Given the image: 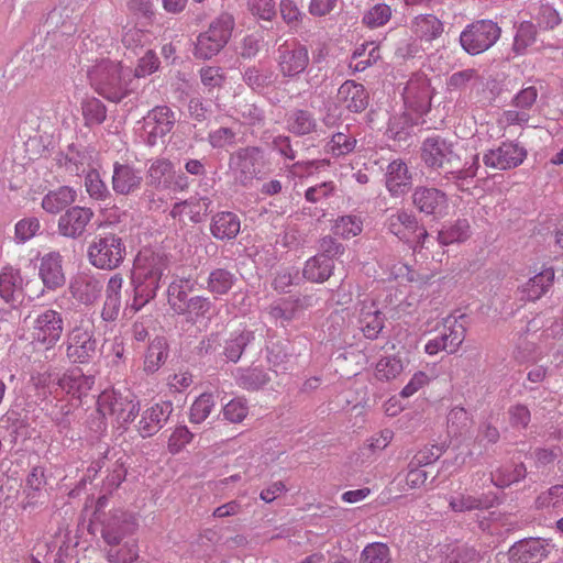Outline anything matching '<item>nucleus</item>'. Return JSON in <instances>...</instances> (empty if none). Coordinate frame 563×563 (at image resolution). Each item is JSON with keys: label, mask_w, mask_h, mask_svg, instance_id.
Listing matches in <instances>:
<instances>
[{"label": "nucleus", "mask_w": 563, "mask_h": 563, "mask_svg": "<svg viewBox=\"0 0 563 563\" xmlns=\"http://www.w3.org/2000/svg\"><path fill=\"white\" fill-rule=\"evenodd\" d=\"M235 282V277L230 272L218 268L209 273V279H207V289L217 296L224 295L232 289Z\"/></svg>", "instance_id": "obj_47"}, {"label": "nucleus", "mask_w": 563, "mask_h": 563, "mask_svg": "<svg viewBox=\"0 0 563 563\" xmlns=\"http://www.w3.org/2000/svg\"><path fill=\"white\" fill-rule=\"evenodd\" d=\"M385 227L399 241L411 242L417 240V244L421 247L428 239V232L419 227L416 216L408 210L399 209L388 216Z\"/></svg>", "instance_id": "obj_13"}, {"label": "nucleus", "mask_w": 563, "mask_h": 563, "mask_svg": "<svg viewBox=\"0 0 563 563\" xmlns=\"http://www.w3.org/2000/svg\"><path fill=\"white\" fill-rule=\"evenodd\" d=\"M73 297L84 305H92L102 292V280L92 273L76 274L70 283Z\"/></svg>", "instance_id": "obj_24"}, {"label": "nucleus", "mask_w": 563, "mask_h": 563, "mask_svg": "<svg viewBox=\"0 0 563 563\" xmlns=\"http://www.w3.org/2000/svg\"><path fill=\"white\" fill-rule=\"evenodd\" d=\"M84 120L88 125L100 124L107 119V108L103 102L96 98H88L81 103Z\"/></svg>", "instance_id": "obj_53"}, {"label": "nucleus", "mask_w": 563, "mask_h": 563, "mask_svg": "<svg viewBox=\"0 0 563 563\" xmlns=\"http://www.w3.org/2000/svg\"><path fill=\"white\" fill-rule=\"evenodd\" d=\"M240 219L234 212L220 211L213 216L209 230H211L214 239L223 241L235 239L240 232Z\"/></svg>", "instance_id": "obj_31"}, {"label": "nucleus", "mask_w": 563, "mask_h": 563, "mask_svg": "<svg viewBox=\"0 0 563 563\" xmlns=\"http://www.w3.org/2000/svg\"><path fill=\"white\" fill-rule=\"evenodd\" d=\"M450 509L455 512L474 511V509H486L488 503L483 496L476 497L465 493H456L449 497Z\"/></svg>", "instance_id": "obj_45"}, {"label": "nucleus", "mask_w": 563, "mask_h": 563, "mask_svg": "<svg viewBox=\"0 0 563 563\" xmlns=\"http://www.w3.org/2000/svg\"><path fill=\"white\" fill-rule=\"evenodd\" d=\"M84 186H86L89 196L95 200L103 201L110 196L108 187L96 170H90L86 174Z\"/></svg>", "instance_id": "obj_58"}, {"label": "nucleus", "mask_w": 563, "mask_h": 563, "mask_svg": "<svg viewBox=\"0 0 563 563\" xmlns=\"http://www.w3.org/2000/svg\"><path fill=\"white\" fill-rule=\"evenodd\" d=\"M526 476V467L523 464H518L510 471L508 467L500 468L493 473L490 479L495 486L507 487L511 484L519 482Z\"/></svg>", "instance_id": "obj_56"}, {"label": "nucleus", "mask_w": 563, "mask_h": 563, "mask_svg": "<svg viewBox=\"0 0 563 563\" xmlns=\"http://www.w3.org/2000/svg\"><path fill=\"white\" fill-rule=\"evenodd\" d=\"M212 309V302L201 296H195L188 299V301L184 305L183 311L177 312L178 314H188L194 320H199L203 318H208L210 316V310Z\"/></svg>", "instance_id": "obj_55"}, {"label": "nucleus", "mask_w": 563, "mask_h": 563, "mask_svg": "<svg viewBox=\"0 0 563 563\" xmlns=\"http://www.w3.org/2000/svg\"><path fill=\"white\" fill-rule=\"evenodd\" d=\"M192 441V433L188 430L185 424H180L172 431L167 449L170 454H178L187 443Z\"/></svg>", "instance_id": "obj_62"}, {"label": "nucleus", "mask_w": 563, "mask_h": 563, "mask_svg": "<svg viewBox=\"0 0 563 563\" xmlns=\"http://www.w3.org/2000/svg\"><path fill=\"white\" fill-rule=\"evenodd\" d=\"M62 262V255L57 252H51L40 258L38 276L45 289L55 291L65 284Z\"/></svg>", "instance_id": "obj_26"}, {"label": "nucleus", "mask_w": 563, "mask_h": 563, "mask_svg": "<svg viewBox=\"0 0 563 563\" xmlns=\"http://www.w3.org/2000/svg\"><path fill=\"white\" fill-rule=\"evenodd\" d=\"M212 206V199L207 196H191L188 199L175 203L169 210L172 219L184 221L188 218L191 223H200Z\"/></svg>", "instance_id": "obj_21"}, {"label": "nucleus", "mask_w": 563, "mask_h": 563, "mask_svg": "<svg viewBox=\"0 0 563 563\" xmlns=\"http://www.w3.org/2000/svg\"><path fill=\"white\" fill-rule=\"evenodd\" d=\"M173 173V164L165 157L154 158L150 162L147 178L150 185L156 188H166Z\"/></svg>", "instance_id": "obj_42"}, {"label": "nucleus", "mask_w": 563, "mask_h": 563, "mask_svg": "<svg viewBox=\"0 0 563 563\" xmlns=\"http://www.w3.org/2000/svg\"><path fill=\"white\" fill-rule=\"evenodd\" d=\"M143 175L140 169L128 163L115 162L112 172V190L118 195H130L141 189Z\"/></svg>", "instance_id": "obj_22"}, {"label": "nucleus", "mask_w": 563, "mask_h": 563, "mask_svg": "<svg viewBox=\"0 0 563 563\" xmlns=\"http://www.w3.org/2000/svg\"><path fill=\"white\" fill-rule=\"evenodd\" d=\"M536 26L531 22H521L517 29L512 49L518 54L525 53L526 49L536 41Z\"/></svg>", "instance_id": "obj_57"}, {"label": "nucleus", "mask_w": 563, "mask_h": 563, "mask_svg": "<svg viewBox=\"0 0 563 563\" xmlns=\"http://www.w3.org/2000/svg\"><path fill=\"white\" fill-rule=\"evenodd\" d=\"M465 340V328L456 320H446L444 328L433 339L424 343V353L434 356L445 351L453 354Z\"/></svg>", "instance_id": "obj_15"}, {"label": "nucleus", "mask_w": 563, "mask_h": 563, "mask_svg": "<svg viewBox=\"0 0 563 563\" xmlns=\"http://www.w3.org/2000/svg\"><path fill=\"white\" fill-rule=\"evenodd\" d=\"M255 336L251 330L241 329L231 333L224 341L223 355L227 360L236 363L243 351L254 341Z\"/></svg>", "instance_id": "obj_36"}, {"label": "nucleus", "mask_w": 563, "mask_h": 563, "mask_svg": "<svg viewBox=\"0 0 563 563\" xmlns=\"http://www.w3.org/2000/svg\"><path fill=\"white\" fill-rule=\"evenodd\" d=\"M536 505L539 509H560L563 507V485L550 487L537 497Z\"/></svg>", "instance_id": "obj_59"}, {"label": "nucleus", "mask_w": 563, "mask_h": 563, "mask_svg": "<svg viewBox=\"0 0 563 563\" xmlns=\"http://www.w3.org/2000/svg\"><path fill=\"white\" fill-rule=\"evenodd\" d=\"M196 280L188 277H175L167 288V301L175 312H181L188 301V292L195 291Z\"/></svg>", "instance_id": "obj_34"}, {"label": "nucleus", "mask_w": 563, "mask_h": 563, "mask_svg": "<svg viewBox=\"0 0 563 563\" xmlns=\"http://www.w3.org/2000/svg\"><path fill=\"white\" fill-rule=\"evenodd\" d=\"M357 140L351 135L339 132L333 134L327 144L328 152L333 157H342L353 152L356 147Z\"/></svg>", "instance_id": "obj_52"}, {"label": "nucleus", "mask_w": 563, "mask_h": 563, "mask_svg": "<svg viewBox=\"0 0 563 563\" xmlns=\"http://www.w3.org/2000/svg\"><path fill=\"white\" fill-rule=\"evenodd\" d=\"M421 159L430 168L445 170L442 178L453 183L456 189L462 191L470 190V184L478 167L477 156L473 157L468 166H462L460 154L456 153L453 143L439 136L422 142Z\"/></svg>", "instance_id": "obj_1"}, {"label": "nucleus", "mask_w": 563, "mask_h": 563, "mask_svg": "<svg viewBox=\"0 0 563 563\" xmlns=\"http://www.w3.org/2000/svg\"><path fill=\"white\" fill-rule=\"evenodd\" d=\"M412 202L420 212L428 216H442L449 208L448 195L437 188L417 187Z\"/></svg>", "instance_id": "obj_20"}, {"label": "nucleus", "mask_w": 563, "mask_h": 563, "mask_svg": "<svg viewBox=\"0 0 563 563\" xmlns=\"http://www.w3.org/2000/svg\"><path fill=\"white\" fill-rule=\"evenodd\" d=\"M167 267V257L151 250H143L135 256L132 272L134 294L128 310L132 313L140 311L157 295Z\"/></svg>", "instance_id": "obj_2"}, {"label": "nucleus", "mask_w": 563, "mask_h": 563, "mask_svg": "<svg viewBox=\"0 0 563 563\" xmlns=\"http://www.w3.org/2000/svg\"><path fill=\"white\" fill-rule=\"evenodd\" d=\"M45 485L44 471L41 466H35L32 472L26 475L24 494L29 498V505L35 504Z\"/></svg>", "instance_id": "obj_54"}, {"label": "nucleus", "mask_w": 563, "mask_h": 563, "mask_svg": "<svg viewBox=\"0 0 563 563\" xmlns=\"http://www.w3.org/2000/svg\"><path fill=\"white\" fill-rule=\"evenodd\" d=\"M333 261L327 255H313L306 262L303 276L311 283H323L332 274Z\"/></svg>", "instance_id": "obj_38"}, {"label": "nucleus", "mask_w": 563, "mask_h": 563, "mask_svg": "<svg viewBox=\"0 0 563 563\" xmlns=\"http://www.w3.org/2000/svg\"><path fill=\"white\" fill-rule=\"evenodd\" d=\"M98 353V341L90 323H80L73 328L67 339V356L74 363H89Z\"/></svg>", "instance_id": "obj_11"}, {"label": "nucleus", "mask_w": 563, "mask_h": 563, "mask_svg": "<svg viewBox=\"0 0 563 563\" xmlns=\"http://www.w3.org/2000/svg\"><path fill=\"white\" fill-rule=\"evenodd\" d=\"M404 104L416 113L426 112L430 107L431 88L429 79L423 74H415L402 91Z\"/></svg>", "instance_id": "obj_17"}, {"label": "nucleus", "mask_w": 563, "mask_h": 563, "mask_svg": "<svg viewBox=\"0 0 563 563\" xmlns=\"http://www.w3.org/2000/svg\"><path fill=\"white\" fill-rule=\"evenodd\" d=\"M276 63L284 77L295 78L309 65L308 48L297 40L286 41L277 48Z\"/></svg>", "instance_id": "obj_12"}, {"label": "nucleus", "mask_w": 563, "mask_h": 563, "mask_svg": "<svg viewBox=\"0 0 563 563\" xmlns=\"http://www.w3.org/2000/svg\"><path fill=\"white\" fill-rule=\"evenodd\" d=\"M235 379L239 387L250 391L262 388L269 382L267 373L260 368H238Z\"/></svg>", "instance_id": "obj_43"}, {"label": "nucleus", "mask_w": 563, "mask_h": 563, "mask_svg": "<svg viewBox=\"0 0 563 563\" xmlns=\"http://www.w3.org/2000/svg\"><path fill=\"white\" fill-rule=\"evenodd\" d=\"M172 411L173 405L170 401L154 404L144 410L139 422L141 437L146 439L159 431L166 424Z\"/></svg>", "instance_id": "obj_25"}, {"label": "nucleus", "mask_w": 563, "mask_h": 563, "mask_svg": "<svg viewBox=\"0 0 563 563\" xmlns=\"http://www.w3.org/2000/svg\"><path fill=\"white\" fill-rule=\"evenodd\" d=\"M91 87L102 97L119 102L136 89L131 69L118 62L101 59L88 71Z\"/></svg>", "instance_id": "obj_3"}, {"label": "nucleus", "mask_w": 563, "mask_h": 563, "mask_svg": "<svg viewBox=\"0 0 563 563\" xmlns=\"http://www.w3.org/2000/svg\"><path fill=\"white\" fill-rule=\"evenodd\" d=\"M384 314L373 299L360 302L358 324L365 339L376 340L384 328Z\"/></svg>", "instance_id": "obj_23"}, {"label": "nucleus", "mask_w": 563, "mask_h": 563, "mask_svg": "<svg viewBox=\"0 0 563 563\" xmlns=\"http://www.w3.org/2000/svg\"><path fill=\"white\" fill-rule=\"evenodd\" d=\"M470 235V222L465 219L456 220L439 231L438 241L441 244L449 245L467 241Z\"/></svg>", "instance_id": "obj_44"}, {"label": "nucleus", "mask_w": 563, "mask_h": 563, "mask_svg": "<svg viewBox=\"0 0 563 563\" xmlns=\"http://www.w3.org/2000/svg\"><path fill=\"white\" fill-rule=\"evenodd\" d=\"M526 157V150L518 143L509 141L487 151L483 156V162L488 168L508 170L521 165Z\"/></svg>", "instance_id": "obj_14"}, {"label": "nucleus", "mask_w": 563, "mask_h": 563, "mask_svg": "<svg viewBox=\"0 0 563 563\" xmlns=\"http://www.w3.org/2000/svg\"><path fill=\"white\" fill-rule=\"evenodd\" d=\"M501 29L493 20H476L460 33V45L471 56L489 49L500 38Z\"/></svg>", "instance_id": "obj_7"}, {"label": "nucleus", "mask_w": 563, "mask_h": 563, "mask_svg": "<svg viewBox=\"0 0 563 563\" xmlns=\"http://www.w3.org/2000/svg\"><path fill=\"white\" fill-rule=\"evenodd\" d=\"M361 563H390V548L386 543H367L361 552Z\"/></svg>", "instance_id": "obj_51"}, {"label": "nucleus", "mask_w": 563, "mask_h": 563, "mask_svg": "<svg viewBox=\"0 0 563 563\" xmlns=\"http://www.w3.org/2000/svg\"><path fill=\"white\" fill-rule=\"evenodd\" d=\"M126 255L124 241L115 234L97 235L88 246L90 264L103 271H113L123 263Z\"/></svg>", "instance_id": "obj_6"}, {"label": "nucleus", "mask_w": 563, "mask_h": 563, "mask_svg": "<svg viewBox=\"0 0 563 563\" xmlns=\"http://www.w3.org/2000/svg\"><path fill=\"white\" fill-rule=\"evenodd\" d=\"M363 229V222L357 216H343L333 223L332 232L334 235L344 240L357 236Z\"/></svg>", "instance_id": "obj_48"}, {"label": "nucleus", "mask_w": 563, "mask_h": 563, "mask_svg": "<svg viewBox=\"0 0 563 563\" xmlns=\"http://www.w3.org/2000/svg\"><path fill=\"white\" fill-rule=\"evenodd\" d=\"M411 30L416 37L431 42L440 37L443 32L442 22L432 14L418 15L411 22Z\"/></svg>", "instance_id": "obj_37"}, {"label": "nucleus", "mask_w": 563, "mask_h": 563, "mask_svg": "<svg viewBox=\"0 0 563 563\" xmlns=\"http://www.w3.org/2000/svg\"><path fill=\"white\" fill-rule=\"evenodd\" d=\"M176 122V113L169 107L156 106L136 122L135 131L146 145L153 146L172 131Z\"/></svg>", "instance_id": "obj_9"}, {"label": "nucleus", "mask_w": 563, "mask_h": 563, "mask_svg": "<svg viewBox=\"0 0 563 563\" xmlns=\"http://www.w3.org/2000/svg\"><path fill=\"white\" fill-rule=\"evenodd\" d=\"M302 299L298 297L279 298L268 306L267 311L272 320L282 324H289L298 319L305 309Z\"/></svg>", "instance_id": "obj_30"}, {"label": "nucleus", "mask_w": 563, "mask_h": 563, "mask_svg": "<svg viewBox=\"0 0 563 563\" xmlns=\"http://www.w3.org/2000/svg\"><path fill=\"white\" fill-rule=\"evenodd\" d=\"M216 407L214 396L212 393H202L191 404L189 409V421L195 424L202 423Z\"/></svg>", "instance_id": "obj_46"}, {"label": "nucleus", "mask_w": 563, "mask_h": 563, "mask_svg": "<svg viewBox=\"0 0 563 563\" xmlns=\"http://www.w3.org/2000/svg\"><path fill=\"white\" fill-rule=\"evenodd\" d=\"M97 410L104 418L111 419L118 429L125 430L140 413L141 406L133 391L110 389L99 394Z\"/></svg>", "instance_id": "obj_4"}, {"label": "nucleus", "mask_w": 563, "mask_h": 563, "mask_svg": "<svg viewBox=\"0 0 563 563\" xmlns=\"http://www.w3.org/2000/svg\"><path fill=\"white\" fill-rule=\"evenodd\" d=\"M406 362L397 355L380 356L375 365V377L379 382L397 379L404 372Z\"/></svg>", "instance_id": "obj_39"}, {"label": "nucleus", "mask_w": 563, "mask_h": 563, "mask_svg": "<svg viewBox=\"0 0 563 563\" xmlns=\"http://www.w3.org/2000/svg\"><path fill=\"white\" fill-rule=\"evenodd\" d=\"M41 223L36 218H26L15 224V241L23 243L32 240L40 231Z\"/></svg>", "instance_id": "obj_64"}, {"label": "nucleus", "mask_w": 563, "mask_h": 563, "mask_svg": "<svg viewBox=\"0 0 563 563\" xmlns=\"http://www.w3.org/2000/svg\"><path fill=\"white\" fill-rule=\"evenodd\" d=\"M136 521L132 514L125 510H114L101 528V539L110 545H119L130 534L134 532Z\"/></svg>", "instance_id": "obj_16"}, {"label": "nucleus", "mask_w": 563, "mask_h": 563, "mask_svg": "<svg viewBox=\"0 0 563 563\" xmlns=\"http://www.w3.org/2000/svg\"><path fill=\"white\" fill-rule=\"evenodd\" d=\"M338 101L351 112H362L368 103V93L363 85L354 81H344L338 90Z\"/></svg>", "instance_id": "obj_29"}, {"label": "nucleus", "mask_w": 563, "mask_h": 563, "mask_svg": "<svg viewBox=\"0 0 563 563\" xmlns=\"http://www.w3.org/2000/svg\"><path fill=\"white\" fill-rule=\"evenodd\" d=\"M29 333H31L33 342L40 343L46 349L53 347L63 333L62 314L52 308L38 311L29 324Z\"/></svg>", "instance_id": "obj_10"}, {"label": "nucleus", "mask_w": 563, "mask_h": 563, "mask_svg": "<svg viewBox=\"0 0 563 563\" xmlns=\"http://www.w3.org/2000/svg\"><path fill=\"white\" fill-rule=\"evenodd\" d=\"M235 114L242 123L250 125L260 124L265 118L263 111L255 103L247 102L239 103L235 107Z\"/></svg>", "instance_id": "obj_63"}, {"label": "nucleus", "mask_w": 563, "mask_h": 563, "mask_svg": "<svg viewBox=\"0 0 563 563\" xmlns=\"http://www.w3.org/2000/svg\"><path fill=\"white\" fill-rule=\"evenodd\" d=\"M106 558L110 563H135L140 558V551L135 542L128 541L120 548L110 547L106 552Z\"/></svg>", "instance_id": "obj_49"}, {"label": "nucleus", "mask_w": 563, "mask_h": 563, "mask_svg": "<svg viewBox=\"0 0 563 563\" xmlns=\"http://www.w3.org/2000/svg\"><path fill=\"white\" fill-rule=\"evenodd\" d=\"M76 197L77 194L75 189L63 186L46 192L42 199L41 206L48 213L56 214L71 206L76 201Z\"/></svg>", "instance_id": "obj_35"}, {"label": "nucleus", "mask_w": 563, "mask_h": 563, "mask_svg": "<svg viewBox=\"0 0 563 563\" xmlns=\"http://www.w3.org/2000/svg\"><path fill=\"white\" fill-rule=\"evenodd\" d=\"M93 383L92 376L82 374L79 369H73L59 377L56 385L63 393L79 398L92 388Z\"/></svg>", "instance_id": "obj_32"}, {"label": "nucleus", "mask_w": 563, "mask_h": 563, "mask_svg": "<svg viewBox=\"0 0 563 563\" xmlns=\"http://www.w3.org/2000/svg\"><path fill=\"white\" fill-rule=\"evenodd\" d=\"M223 418L231 423H240L249 415L247 401L243 398H234L222 408Z\"/></svg>", "instance_id": "obj_60"}, {"label": "nucleus", "mask_w": 563, "mask_h": 563, "mask_svg": "<svg viewBox=\"0 0 563 563\" xmlns=\"http://www.w3.org/2000/svg\"><path fill=\"white\" fill-rule=\"evenodd\" d=\"M167 357V342L163 338L151 341L144 357V371L153 374L158 371Z\"/></svg>", "instance_id": "obj_41"}, {"label": "nucleus", "mask_w": 563, "mask_h": 563, "mask_svg": "<svg viewBox=\"0 0 563 563\" xmlns=\"http://www.w3.org/2000/svg\"><path fill=\"white\" fill-rule=\"evenodd\" d=\"M554 276L553 268H547L530 277L520 288L521 298L529 301L538 300L553 284Z\"/></svg>", "instance_id": "obj_33"}, {"label": "nucleus", "mask_w": 563, "mask_h": 563, "mask_svg": "<svg viewBox=\"0 0 563 563\" xmlns=\"http://www.w3.org/2000/svg\"><path fill=\"white\" fill-rule=\"evenodd\" d=\"M393 10L389 4H374L363 14L362 22L369 29H377L391 20Z\"/></svg>", "instance_id": "obj_50"}, {"label": "nucleus", "mask_w": 563, "mask_h": 563, "mask_svg": "<svg viewBox=\"0 0 563 563\" xmlns=\"http://www.w3.org/2000/svg\"><path fill=\"white\" fill-rule=\"evenodd\" d=\"M287 129L295 135H307L316 128L312 114L305 109H294L286 118Z\"/></svg>", "instance_id": "obj_40"}, {"label": "nucleus", "mask_w": 563, "mask_h": 563, "mask_svg": "<svg viewBox=\"0 0 563 563\" xmlns=\"http://www.w3.org/2000/svg\"><path fill=\"white\" fill-rule=\"evenodd\" d=\"M234 20L230 14H221L209 24V30L197 37L195 56L210 59L223 48L231 38Z\"/></svg>", "instance_id": "obj_8"}, {"label": "nucleus", "mask_w": 563, "mask_h": 563, "mask_svg": "<svg viewBox=\"0 0 563 563\" xmlns=\"http://www.w3.org/2000/svg\"><path fill=\"white\" fill-rule=\"evenodd\" d=\"M92 218L93 211L90 208L70 207L58 219V233L64 238L78 239L85 234Z\"/></svg>", "instance_id": "obj_18"}, {"label": "nucleus", "mask_w": 563, "mask_h": 563, "mask_svg": "<svg viewBox=\"0 0 563 563\" xmlns=\"http://www.w3.org/2000/svg\"><path fill=\"white\" fill-rule=\"evenodd\" d=\"M551 544L540 538L523 539L509 548L511 563H539L549 554Z\"/></svg>", "instance_id": "obj_19"}, {"label": "nucleus", "mask_w": 563, "mask_h": 563, "mask_svg": "<svg viewBox=\"0 0 563 563\" xmlns=\"http://www.w3.org/2000/svg\"><path fill=\"white\" fill-rule=\"evenodd\" d=\"M412 177L408 165L401 159H394L385 172V186L391 196L399 197L410 190Z\"/></svg>", "instance_id": "obj_27"}, {"label": "nucleus", "mask_w": 563, "mask_h": 563, "mask_svg": "<svg viewBox=\"0 0 563 563\" xmlns=\"http://www.w3.org/2000/svg\"><path fill=\"white\" fill-rule=\"evenodd\" d=\"M268 158L257 146L239 148L230 156V170L234 179L243 187H247L256 178L263 176L268 169Z\"/></svg>", "instance_id": "obj_5"}, {"label": "nucleus", "mask_w": 563, "mask_h": 563, "mask_svg": "<svg viewBox=\"0 0 563 563\" xmlns=\"http://www.w3.org/2000/svg\"><path fill=\"white\" fill-rule=\"evenodd\" d=\"M24 279L20 269L4 266L0 271V297L7 303L14 305L21 300Z\"/></svg>", "instance_id": "obj_28"}, {"label": "nucleus", "mask_w": 563, "mask_h": 563, "mask_svg": "<svg viewBox=\"0 0 563 563\" xmlns=\"http://www.w3.org/2000/svg\"><path fill=\"white\" fill-rule=\"evenodd\" d=\"M450 431L456 435L471 426V416L464 407H453L448 415Z\"/></svg>", "instance_id": "obj_61"}]
</instances>
